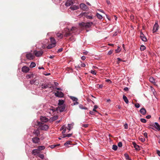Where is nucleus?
Returning <instances> with one entry per match:
<instances>
[{
	"mask_svg": "<svg viewBox=\"0 0 160 160\" xmlns=\"http://www.w3.org/2000/svg\"><path fill=\"white\" fill-rule=\"evenodd\" d=\"M52 111V113L56 111V109H53V108H49L48 109V111Z\"/></svg>",
	"mask_w": 160,
	"mask_h": 160,
	"instance_id": "nucleus-45",
	"label": "nucleus"
},
{
	"mask_svg": "<svg viewBox=\"0 0 160 160\" xmlns=\"http://www.w3.org/2000/svg\"><path fill=\"white\" fill-rule=\"evenodd\" d=\"M50 41L51 43H54V45H56V41L55 39L53 37H51L50 38Z\"/></svg>",
	"mask_w": 160,
	"mask_h": 160,
	"instance_id": "nucleus-26",
	"label": "nucleus"
},
{
	"mask_svg": "<svg viewBox=\"0 0 160 160\" xmlns=\"http://www.w3.org/2000/svg\"><path fill=\"white\" fill-rule=\"evenodd\" d=\"M140 121L141 122L143 123H146L147 122L146 120L144 118H142L140 119Z\"/></svg>",
	"mask_w": 160,
	"mask_h": 160,
	"instance_id": "nucleus-47",
	"label": "nucleus"
},
{
	"mask_svg": "<svg viewBox=\"0 0 160 160\" xmlns=\"http://www.w3.org/2000/svg\"><path fill=\"white\" fill-rule=\"evenodd\" d=\"M26 57L28 59L32 60L33 59L34 56L32 53H29L26 55Z\"/></svg>",
	"mask_w": 160,
	"mask_h": 160,
	"instance_id": "nucleus-12",
	"label": "nucleus"
},
{
	"mask_svg": "<svg viewBox=\"0 0 160 160\" xmlns=\"http://www.w3.org/2000/svg\"><path fill=\"white\" fill-rule=\"evenodd\" d=\"M93 24V22H87L85 23V28H90L92 26V25Z\"/></svg>",
	"mask_w": 160,
	"mask_h": 160,
	"instance_id": "nucleus-15",
	"label": "nucleus"
},
{
	"mask_svg": "<svg viewBox=\"0 0 160 160\" xmlns=\"http://www.w3.org/2000/svg\"><path fill=\"white\" fill-rule=\"evenodd\" d=\"M54 43H50L49 44L47 47V48L48 49H50L52 48L53 47H55L56 45L53 44Z\"/></svg>",
	"mask_w": 160,
	"mask_h": 160,
	"instance_id": "nucleus-27",
	"label": "nucleus"
},
{
	"mask_svg": "<svg viewBox=\"0 0 160 160\" xmlns=\"http://www.w3.org/2000/svg\"><path fill=\"white\" fill-rule=\"evenodd\" d=\"M134 106L135 107L137 108H138L140 107V105L138 103L135 104Z\"/></svg>",
	"mask_w": 160,
	"mask_h": 160,
	"instance_id": "nucleus-51",
	"label": "nucleus"
},
{
	"mask_svg": "<svg viewBox=\"0 0 160 160\" xmlns=\"http://www.w3.org/2000/svg\"><path fill=\"white\" fill-rule=\"evenodd\" d=\"M88 124H82V126L85 128H87L88 127Z\"/></svg>",
	"mask_w": 160,
	"mask_h": 160,
	"instance_id": "nucleus-56",
	"label": "nucleus"
},
{
	"mask_svg": "<svg viewBox=\"0 0 160 160\" xmlns=\"http://www.w3.org/2000/svg\"><path fill=\"white\" fill-rule=\"evenodd\" d=\"M79 7L78 5H72L70 8L72 10H75L79 8Z\"/></svg>",
	"mask_w": 160,
	"mask_h": 160,
	"instance_id": "nucleus-13",
	"label": "nucleus"
},
{
	"mask_svg": "<svg viewBox=\"0 0 160 160\" xmlns=\"http://www.w3.org/2000/svg\"><path fill=\"white\" fill-rule=\"evenodd\" d=\"M74 125V123H73L72 124H68V128H67V129L69 131H70L72 128V126H73Z\"/></svg>",
	"mask_w": 160,
	"mask_h": 160,
	"instance_id": "nucleus-29",
	"label": "nucleus"
},
{
	"mask_svg": "<svg viewBox=\"0 0 160 160\" xmlns=\"http://www.w3.org/2000/svg\"><path fill=\"white\" fill-rule=\"evenodd\" d=\"M117 60H118V63H120V61H122L121 59V58H117Z\"/></svg>",
	"mask_w": 160,
	"mask_h": 160,
	"instance_id": "nucleus-62",
	"label": "nucleus"
},
{
	"mask_svg": "<svg viewBox=\"0 0 160 160\" xmlns=\"http://www.w3.org/2000/svg\"><path fill=\"white\" fill-rule=\"evenodd\" d=\"M36 63L34 62H32L31 63L30 67L31 68H33L35 67L36 66Z\"/></svg>",
	"mask_w": 160,
	"mask_h": 160,
	"instance_id": "nucleus-35",
	"label": "nucleus"
},
{
	"mask_svg": "<svg viewBox=\"0 0 160 160\" xmlns=\"http://www.w3.org/2000/svg\"><path fill=\"white\" fill-rule=\"evenodd\" d=\"M33 124H35V125L38 126L39 129L42 130L46 131L49 128V127L48 125L45 124L36 120H34L32 122V125H33Z\"/></svg>",
	"mask_w": 160,
	"mask_h": 160,
	"instance_id": "nucleus-1",
	"label": "nucleus"
},
{
	"mask_svg": "<svg viewBox=\"0 0 160 160\" xmlns=\"http://www.w3.org/2000/svg\"><path fill=\"white\" fill-rule=\"evenodd\" d=\"M69 98L73 102H74L72 104V105H77L79 104V102H78V99L77 98L72 96H70Z\"/></svg>",
	"mask_w": 160,
	"mask_h": 160,
	"instance_id": "nucleus-2",
	"label": "nucleus"
},
{
	"mask_svg": "<svg viewBox=\"0 0 160 160\" xmlns=\"http://www.w3.org/2000/svg\"><path fill=\"white\" fill-rule=\"evenodd\" d=\"M45 148V147L43 146H40L38 147V148L39 151H41L44 150Z\"/></svg>",
	"mask_w": 160,
	"mask_h": 160,
	"instance_id": "nucleus-32",
	"label": "nucleus"
},
{
	"mask_svg": "<svg viewBox=\"0 0 160 160\" xmlns=\"http://www.w3.org/2000/svg\"><path fill=\"white\" fill-rule=\"evenodd\" d=\"M55 95L58 97L59 98H62L64 96L63 93L62 92H59L58 91H57L54 94Z\"/></svg>",
	"mask_w": 160,
	"mask_h": 160,
	"instance_id": "nucleus-8",
	"label": "nucleus"
},
{
	"mask_svg": "<svg viewBox=\"0 0 160 160\" xmlns=\"http://www.w3.org/2000/svg\"><path fill=\"white\" fill-rule=\"evenodd\" d=\"M38 157L42 159H44V156L43 154H39L38 155Z\"/></svg>",
	"mask_w": 160,
	"mask_h": 160,
	"instance_id": "nucleus-37",
	"label": "nucleus"
},
{
	"mask_svg": "<svg viewBox=\"0 0 160 160\" xmlns=\"http://www.w3.org/2000/svg\"><path fill=\"white\" fill-rule=\"evenodd\" d=\"M118 148V147L117 145H113L112 147V149L114 151H116L117 150Z\"/></svg>",
	"mask_w": 160,
	"mask_h": 160,
	"instance_id": "nucleus-39",
	"label": "nucleus"
},
{
	"mask_svg": "<svg viewBox=\"0 0 160 160\" xmlns=\"http://www.w3.org/2000/svg\"><path fill=\"white\" fill-rule=\"evenodd\" d=\"M124 128L125 129H127L128 128V125L127 123H126L124 125Z\"/></svg>",
	"mask_w": 160,
	"mask_h": 160,
	"instance_id": "nucleus-52",
	"label": "nucleus"
},
{
	"mask_svg": "<svg viewBox=\"0 0 160 160\" xmlns=\"http://www.w3.org/2000/svg\"><path fill=\"white\" fill-rule=\"evenodd\" d=\"M62 50H63L62 48H60L58 50L57 52L58 53H59L61 52H62Z\"/></svg>",
	"mask_w": 160,
	"mask_h": 160,
	"instance_id": "nucleus-55",
	"label": "nucleus"
},
{
	"mask_svg": "<svg viewBox=\"0 0 160 160\" xmlns=\"http://www.w3.org/2000/svg\"><path fill=\"white\" fill-rule=\"evenodd\" d=\"M32 153L34 155H36L39 154V152L38 149H35L32 151Z\"/></svg>",
	"mask_w": 160,
	"mask_h": 160,
	"instance_id": "nucleus-18",
	"label": "nucleus"
},
{
	"mask_svg": "<svg viewBox=\"0 0 160 160\" xmlns=\"http://www.w3.org/2000/svg\"><path fill=\"white\" fill-rule=\"evenodd\" d=\"M65 107V105L59 106L56 108V110L57 111H59L60 112H62L64 111Z\"/></svg>",
	"mask_w": 160,
	"mask_h": 160,
	"instance_id": "nucleus-6",
	"label": "nucleus"
},
{
	"mask_svg": "<svg viewBox=\"0 0 160 160\" xmlns=\"http://www.w3.org/2000/svg\"><path fill=\"white\" fill-rule=\"evenodd\" d=\"M118 147H121L122 146V143L121 142H119L118 143Z\"/></svg>",
	"mask_w": 160,
	"mask_h": 160,
	"instance_id": "nucleus-53",
	"label": "nucleus"
},
{
	"mask_svg": "<svg viewBox=\"0 0 160 160\" xmlns=\"http://www.w3.org/2000/svg\"><path fill=\"white\" fill-rule=\"evenodd\" d=\"M85 23L84 22H82L79 24V26L82 27H85Z\"/></svg>",
	"mask_w": 160,
	"mask_h": 160,
	"instance_id": "nucleus-46",
	"label": "nucleus"
},
{
	"mask_svg": "<svg viewBox=\"0 0 160 160\" xmlns=\"http://www.w3.org/2000/svg\"><path fill=\"white\" fill-rule=\"evenodd\" d=\"M159 27V26L157 22H156L153 27L152 30L153 32L154 33L157 32L158 29Z\"/></svg>",
	"mask_w": 160,
	"mask_h": 160,
	"instance_id": "nucleus-7",
	"label": "nucleus"
},
{
	"mask_svg": "<svg viewBox=\"0 0 160 160\" xmlns=\"http://www.w3.org/2000/svg\"><path fill=\"white\" fill-rule=\"evenodd\" d=\"M86 18L90 19H92L93 18L92 16L87 15V16H86Z\"/></svg>",
	"mask_w": 160,
	"mask_h": 160,
	"instance_id": "nucleus-50",
	"label": "nucleus"
},
{
	"mask_svg": "<svg viewBox=\"0 0 160 160\" xmlns=\"http://www.w3.org/2000/svg\"><path fill=\"white\" fill-rule=\"evenodd\" d=\"M96 16L99 19H101L102 18V15L99 14L97 12L96 13Z\"/></svg>",
	"mask_w": 160,
	"mask_h": 160,
	"instance_id": "nucleus-33",
	"label": "nucleus"
},
{
	"mask_svg": "<svg viewBox=\"0 0 160 160\" xmlns=\"http://www.w3.org/2000/svg\"><path fill=\"white\" fill-rule=\"evenodd\" d=\"M139 112L142 115H145L146 113V111L144 108H141Z\"/></svg>",
	"mask_w": 160,
	"mask_h": 160,
	"instance_id": "nucleus-20",
	"label": "nucleus"
},
{
	"mask_svg": "<svg viewBox=\"0 0 160 160\" xmlns=\"http://www.w3.org/2000/svg\"><path fill=\"white\" fill-rule=\"evenodd\" d=\"M146 49V47L143 45H141L140 49L141 51H144Z\"/></svg>",
	"mask_w": 160,
	"mask_h": 160,
	"instance_id": "nucleus-40",
	"label": "nucleus"
},
{
	"mask_svg": "<svg viewBox=\"0 0 160 160\" xmlns=\"http://www.w3.org/2000/svg\"><path fill=\"white\" fill-rule=\"evenodd\" d=\"M87 13L86 12H82L80 14V15L81 16H84L86 18V16H87Z\"/></svg>",
	"mask_w": 160,
	"mask_h": 160,
	"instance_id": "nucleus-36",
	"label": "nucleus"
},
{
	"mask_svg": "<svg viewBox=\"0 0 160 160\" xmlns=\"http://www.w3.org/2000/svg\"><path fill=\"white\" fill-rule=\"evenodd\" d=\"M33 133L36 136H38L40 135V132L38 129H34L33 132Z\"/></svg>",
	"mask_w": 160,
	"mask_h": 160,
	"instance_id": "nucleus-23",
	"label": "nucleus"
},
{
	"mask_svg": "<svg viewBox=\"0 0 160 160\" xmlns=\"http://www.w3.org/2000/svg\"><path fill=\"white\" fill-rule=\"evenodd\" d=\"M58 116L55 115L51 118L50 119L52 121H53L58 119Z\"/></svg>",
	"mask_w": 160,
	"mask_h": 160,
	"instance_id": "nucleus-30",
	"label": "nucleus"
},
{
	"mask_svg": "<svg viewBox=\"0 0 160 160\" xmlns=\"http://www.w3.org/2000/svg\"><path fill=\"white\" fill-rule=\"evenodd\" d=\"M98 11H99V12H102L103 13H104V11H103V10H102V9H98Z\"/></svg>",
	"mask_w": 160,
	"mask_h": 160,
	"instance_id": "nucleus-59",
	"label": "nucleus"
},
{
	"mask_svg": "<svg viewBox=\"0 0 160 160\" xmlns=\"http://www.w3.org/2000/svg\"><path fill=\"white\" fill-rule=\"evenodd\" d=\"M120 51H121L120 48L118 46V48L115 50V51H116V52L118 53V52H119Z\"/></svg>",
	"mask_w": 160,
	"mask_h": 160,
	"instance_id": "nucleus-48",
	"label": "nucleus"
},
{
	"mask_svg": "<svg viewBox=\"0 0 160 160\" xmlns=\"http://www.w3.org/2000/svg\"><path fill=\"white\" fill-rule=\"evenodd\" d=\"M139 140L142 142H144L145 140V138L142 136H141V137H140Z\"/></svg>",
	"mask_w": 160,
	"mask_h": 160,
	"instance_id": "nucleus-43",
	"label": "nucleus"
},
{
	"mask_svg": "<svg viewBox=\"0 0 160 160\" xmlns=\"http://www.w3.org/2000/svg\"><path fill=\"white\" fill-rule=\"evenodd\" d=\"M157 153L159 156H160V151L159 150H157Z\"/></svg>",
	"mask_w": 160,
	"mask_h": 160,
	"instance_id": "nucleus-60",
	"label": "nucleus"
},
{
	"mask_svg": "<svg viewBox=\"0 0 160 160\" xmlns=\"http://www.w3.org/2000/svg\"><path fill=\"white\" fill-rule=\"evenodd\" d=\"M57 36L60 38H62V34L61 33H58L57 34Z\"/></svg>",
	"mask_w": 160,
	"mask_h": 160,
	"instance_id": "nucleus-41",
	"label": "nucleus"
},
{
	"mask_svg": "<svg viewBox=\"0 0 160 160\" xmlns=\"http://www.w3.org/2000/svg\"><path fill=\"white\" fill-rule=\"evenodd\" d=\"M49 84H47L46 83H43L42 84L41 87L42 89H46L48 87Z\"/></svg>",
	"mask_w": 160,
	"mask_h": 160,
	"instance_id": "nucleus-25",
	"label": "nucleus"
},
{
	"mask_svg": "<svg viewBox=\"0 0 160 160\" xmlns=\"http://www.w3.org/2000/svg\"><path fill=\"white\" fill-rule=\"evenodd\" d=\"M40 119L42 122H46L48 121L49 119L48 118L45 117L41 116L40 118Z\"/></svg>",
	"mask_w": 160,
	"mask_h": 160,
	"instance_id": "nucleus-14",
	"label": "nucleus"
},
{
	"mask_svg": "<svg viewBox=\"0 0 160 160\" xmlns=\"http://www.w3.org/2000/svg\"><path fill=\"white\" fill-rule=\"evenodd\" d=\"M75 28L74 27H72L71 28H67V29H68V31L70 32L71 31H73Z\"/></svg>",
	"mask_w": 160,
	"mask_h": 160,
	"instance_id": "nucleus-38",
	"label": "nucleus"
},
{
	"mask_svg": "<svg viewBox=\"0 0 160 160\" xmlns=\"http://www.w3.org/2000/svg\"><path fill=\"white\" fill-rule=\"evenodd\" d=\"M64 100H59L58 101V105L59 106H63L65 105L64 104Z\"/></svg>",
	"mask_w": 160,
	"mask_h": 160,
	"instance_id": "nucleus-24",
	"label": "nucleus"
},
{
	"mask_svg": "<svg viewBox=\"0 0 160 160\" xmlns=\"http://www.w3.org/2000/svg\"><path fill=\"white\" fill-rule=\"evenodd\" d=\"M79 7L82 9L84 11H87L88 9V8L87 6L83 3L80 4Z\"/></svg>",
	"mask_w": 160,
	"mask_h": 160,
	"instance_id": "nucleus-5",
	"label": "nucleus"
},
{
	"mask_svg": "<svg viewBox=\"0 0 160 160\" xmlns=\"http://www.w3.org/2000/svg\"><path fill=\"white\" fill-rule=\"evenodd\" d=\"M70 141H67L64 144V145L66 146H67L68 145H70Z\"/></svg>",
	"mask_w": 160,
	"mask_h": 160,
	"instance_id": "nucleus-42",
	"label": "nucleus"
},
{
	"mask_svg": "<svg viewBox=\"0 0 160 160\" xmlns=\"http://www.w3.org/2000/svg\"><path fill=\"white\" fill-rule=\"evenodd\" d=\"M122 98L123 99L124 101L125 102V103L126 104L128 103L129 102L127 97L125 95H123Z\"/></svg>",
	"mask_w": 160,
	"mask_h": 160,
	"instance_id": "nucleus-28",
	"label": "nucleus"
},
{
	"mask_svg": "<svg viewBox=\"0 0 160 160\" xmlns=\"http://www.w3.org/2000/svg\"><path fill=\"white\" fill-rule=\"evenodd\" d=\"M29 70V68L26 66H24L22 67V72L24 73H27L28 72Z\"/></svg>",
	"mask_w": 160,
	"mask_h": 160,
	"instance_id": "nucleus-10",
	"label": "nucleus"
},
{
	"mask_svg": "<svg viewBox=\"0 0 160 160\" xmlns=\"http://www.w3.org/2000/svg\"><path fill=\"white\" fill-rule=\"evenodd\" d=\"M40 138L37 137H34L32 138V141L33 143H37L40 142Z\"/></svg>",
	"mask_w": 160,
	"mask_h": 160,
	"instance_id": "nucleus-11",
	"label": "nucleus"
},
{
	"mask_svg": "<svg viewBox=\"0 0 160 160\" xmlns=\"http://www.w3.org/2000/svg\"><path fill=\"white\" fill-rule=\"evenodd\" d=\"M124 156L127 160H128L130 158L128 155L127 153H125Z\"/></svg>",
	"mask_w": 160,
	"mask_h": 160,
	"instance_id": "nucleus-44",
	"label": "nucleus"
},
{
	"mask_svg": "<svg viewBox=\"0 0 160 160\" xmlns=\"http://www.w3.org/2000/svg\"><path fill=\"white\" fill-rule=\"evenodd\" d=\"M148 128H149L152 129L153 130H154V126L153 125H152L151 124H150L148 126Z\"/></svg>",
	"mask_w": 160,
	"mask_h": 160,
	"instance_id": "nucleus-49",
	"label": "nucleus"
},
{
	"mask_svg": "<svg viewBox=\"0 0 160 160\" xmlns=\"http://www.w3.org/2000/svg\"><path fill=\"white\" fill-rule=\"evenodd\" d=\"M81 58L82 60H84L86 59V57H85V56H83L82 57H81Z\"/></svg>",
	"mask_w": 160,
	"mask_h": 160,
	"instance_id": "nucleus-58",
	"label": "nucleus"
},
{
	"mask_svg": "<svg viewBox=\"0 0 160 160\" xmlns=\"http://www.w3.org/2000/svg\"><path fill=\"white\" fill-rule=\"evenodd\" d=\"M91 73L93 75L96 74V72L95 70H91Z\"/></svg>",
	"mask_w": 160,
	"mask_h": 160,
	"instance_id": "nucleus-54",
	"label": "nucleus"
},
{
	"mask_svg": "<svg viewBox=\"0 0 160 160\" xmlns=\"http://www.w3.org/2000/svg\"><path fill=\"white\" fill-rule=\"evenodd\" d=\"M60 144H54V145H52L49 146V147L51 148H54L60 146Z\"/></svg>",
	"mask_w": 160,
	"mask_h": 160,
	"instance_id": "nucleus-31",
	"label": "nucleus"
},
{
	"mask_svg": "<svg viewBox=\"0 0 160 160\" xmlns=\"http://www.w3.org/2000/svg\"><path fill=\"white\" fill-rule=\"evenodd\" d=\"M140 37L141 40L144 42H146L147 41L146 37L145 36L142 31L140 32Z\"/></svg>",
	"mask_w": 160,
	"mask_h": 160,
	"instance_id": "nucleus-9",
	"label": "nucleus"
},
{
	"mask_svg": "<svg viewBox=\"0 0 160 160\" xmlns=\"http://www.w3.org/2000/svg\"><path fill=\"white\" fill-rule=\"evenodd\" d=\"M66 135H67V137H70L72 136V134L69 133V134H67Z\"/></svg>",
	"mask_w": 160,
	"mask_h": 160,
	"instance_id": "nucleus-61",
	"label": "nucleus"
},
{
	"mask_svg": "<svg viewBox=\"0 0 160 160\" xmlns=\"http://www.w3.org/2000/svg\"><path fill=\"white\" fill-rule=\"evenodd\" d=\"M150 82L152 83L153 84L155 85L156 84V82H155V79L152 77H151L149 78V79Z\"/></svg>",
	"mask_w": 160,
	"mask_h": 160,
	"instance_id": "nucleus-22",
	"label": "nucleus"
},
{
	"mask_svg": "<svg viewBox=\"0 0 160 160\" xmlns=\"http://www.w3.org/2000/svg\"><path fill=\"white\" fill-rule=\"evenodd\" d=\"M67 137V135L65 134H63L62 136H61V137L62 138H64Z\"/></svg>",
	"mask_w": 160,
	"mask_h": 160,
	"instance_id": "nucleus-63",
	"label": "nucleus"
},
{
	"mask_svg": "<svg viewBox=\"0 0 160 160\" xmlns=\"http://www.w3.org/2000/svg\"><path fill=\"white\" fill-rule=\"evenodd\" d=\"M79 108L82 109H87L88 108L87 107L83 106L82 104H80L79 105Z\"/></svg>",
	"mask_w": 160,
	"mask_h": 160,
	"instance_id": "nucleus-34",
	"label": "nucleus"
},
{
	"mask_svg": "<svg viewBox=\"0 0 160 160\" xmlns=\"http://www.w3.org/2000/svg\"><path fill=\"white\" fill-rule=\"evenodd\" d=\"M89 113L92 115H95V113L94 112H93L92 111H90L89 112Z\"/></svg>",
	"mask_w": 160,
	"mask_h": 160,
	"instance_id": "nucleus-57",
	"label": "nucleus"
},
{
	"mask_svg": "<svg viewBox=\"0 0 160 160\" xmlns=\"http://www.w3.org/2000/svg\"><path fill=\"white\" fill-rule=\"evenodd\" d=\"M124 90L125 91H128V87H125L124 88Z\"/></svg>",
	"mask_w": 160,
	"mask_h": 160,
	"instance_id": "nucleus-64",
	"label": "nucleus"
},
{
	"mask_svg": "<svg viewBox=\"0 0 160 160\" xmlns=\"http://www.w3.org/2000/svg\"><path fill=\"white\" fill-rule=\"evenodd\" d=\"M132 144L136 150L138 151L140 150V149L139 146L137 145L135 142H133Z\"/></svg>",
	"mask_w": 160,
	"mask_h": 160,
	"instance_id": "nucleus-16",
	"label": "nucleus"
},
{
	"mask_svg": "<svg viewBox=\"0 0 160 160\" xmlns=\"http://www.w3.org/2000/svg\"><path fill=\"white\" fill-rule=\"evenodd\" d=\"M34 53L35 56L37 57H41L43 53V52L42 50L37 51L35 50Z\"/></svg>",
	"mask_w": 160,
	"mask_h": 160,
	"instance_id": "nucleus-3",
	"label": "nucleus"
},
{
	"mask_svg": "<svg viewBox=\"0 0 160 160\" xmlns=\"http://www.w3.org/2000/svg\"><path fill=\"white\" fill-rule=\"evenodd\" d=\"M154 126L158 131H159L160 130V126L158 122H155L154 123Z\"/></svg>",
	"mask_w": 160,
	"mask_h": 160,
	"instance_id": "nucleus-19",
	"label": "nucleus"
},
{
	"mask_svg": "<svg viewBox=\"0 0 160 160\" xmlns=\"http://www.w3.org/2000/svg\"><path fill=\"white\" fill-rule=\"evenodd\" d=\"M36 76V75L35 74L33 73L28 74L26 76V78L27 79L33 78H34V77Z\"/></svg>",
	"mask_w": 160,
	"mask_h": 160,
	"instance_id": "nucleus-17",
	"label": "nucleus"
},
{
	"mask_svg": "<svg viewBox=\"0 0 160 160\" xmlns=\"http://www.w3.org/2000/svg\"><path fill=\"white\" fill-rule=\"evenodd\" d=\"M33 78L34 79H33L31 80L30 81V83L32 85L35 82H37L36 81L37 79H36V76H35Z\"/></svg>",
	"mask_w": 160,
	"mask_h": 160,
	"instance_id": "nucleus-21",
	"label": "nucleus"
},
{
	"mask_svg": "<svg viewBox=\"0 0 160 160\" xmlns=\"http://www.w3.org/2000/svg\"><path fill=\"white\" fill-rule=\"evenodd\" d=\"M74 0H68L65 3V5L67 7L72 6L74 3Z\"/></svg>",
	"mask_w": 160,
	"mask_h": 160,
	"instance_id": "nucleus-4",
	"label": "nucleus"
}]
</instances>
